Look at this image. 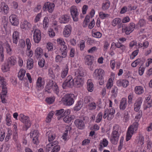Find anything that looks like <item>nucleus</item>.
Wrapping results in <instances>:
<instances>
[{
  "instance_id": "nucleus-24",
  "label": "nucleus",
  "mask_w": 152,
  "mask_h": 152,
  "mask_svg": "<svg viewBox=\"0 0 152 152\" xmlns=\"http://www.w3.org/2000/svg\"><path fill=\"white\" fill-rule=\"evenodd\" d=\"M74 85L77 87H80L83 83V77H76L74 79Z\"/></svg>"
},
{
  "instance_id": "nucleus-19",
  "label": "nucleus",
  "mask_w": 152,
  "mask_h": 152,
  "mask_svg": "<svg viewBox=\"0 0 152 152\" xmlns=\"http://www.w3.org/2000/svg\"><path fill=\"white\" fill-rule=\"evenodd\" d=\"M31 27V24L26 20H24L20 23V28L21 29L25 30H28Z\"/></svg>"
},
{
  "instance_id": "nucleus-38",
  "label": "nucleus",
  "mask_w": 152,
  "mask_h": 152,
  "mask_svg": "<svg viewBox=\"0 0 152 152\" xmlns=\"http://www.w3.org/2000/svg\"><path fill=\"white\" fill-rule=\"evenodd\" d=\"M25 73L26 71L25 70L23 69H20L18 74V77L20 80H23L25 76Z\"/></svg>"
},
{
  "instance_id": "nucleus-3",
  "label": "nucleus",
  "mask_w": 152,
  "mask_h": 152,
  "mask_svg": "<svg viewBox=\"0 0 152 152\" xmlns=\"http://www.w3.org/2000/svg\"><path fill=\"white\" fill-rule=\"evenodd\" d=\"M57 43L60 45V53L63 55V57H65L67 54V48L65 45L66 43L64 39L61 38H58L57 40Z\"/></svg>"
},
{
  "instance_id": "nucleus-33",
  "label": "nucleus",
  "mask_w": 152,
  "mask_h": 152,
  "mask_svg": "<svg viewBox=\"0 0 152 152\" xmlns=\"http://www.w3.org/2000/svg\"><path fill=\"white\" fill-rule=\"evenodd\" d=\"M108 143V141L105 138H104L100 142L99 150L101 151L103 147H106Z\"/></svg>"
},
{
  "instance_id": "nucleus-8",
  "label": "nucleus",
  "mask_w": 152,
  "mask_h": 152,
  "mask_svg": "<svg viewBox=\"0 0 152 152\" xmlns=\"http://www.w3.org/2000/svg\"><path fill=\"white\" fill-rule=\"evenodd\" d=\"M74 85V80L71 76L69 75L67 77L66 80L63 83L62 87L63 88H65L67 87H72Z\"/></svg>"
},
{
  "instance_id": "nucleus-12",
  "label": "nucleus",
  "mask_w": 152,
  "mask_h": 152,
  "mask_svg": "<svg viewBox=\"0 0 152 152\" xmlns=\"http://www.w3.org/2000/svg\"><path fill=\"white\" fill-rule=\"evenodd\" d=\"M55 6L54 3L47 2L44 4L42 9L45 11H48L49 12L52 13L54 10Z\"/></svg>"
},
{
  "instance_id": "nucleus-46",
  "label": "nucleus",
  "mask_w": 152,
  "mask_h": 152,
  "mask_svg": "<svg viewBox=\"0 0 152 152\" xmlns=\"http://www.w3.org/2000/svg\"><path fill=\"white\" fill-rule=\"evenodd\" d=\"M64 109H63L56 110L55 115L57 116H59L61 117H63L64 116Z\"/></svg>"
},
{
  "instance_id": "nucleus-56",
  "label": "nucleus",
  "mask_w": 152,
  "mask_h": 152,
  "mask_svg": "<svg viewBox=\"0 0 152 152\" xmlns=\"http://www.w3.org/2000/svg\"><path fill=\"white\" fill-rule=\"evenodd\" d=\"M138 144L140 146H142L144 143V137L142 136H139L138 138Z\"/></svg>"
},
{
  "instance_id": "nucleus-41",
  "label": "nucleus",
  "mask_w": 152,
  "mask_h": 152,
  "mask_svg": "<svg viewBox=\"0 0 152 152\" xmlns=\"http://www.w3.org/2000/svg\"><path fill=\"white\" fill-rule=\"evenodd\" d=\"M43 53V50L40 47L37 48L35 50V54L38 57L41 56Z\"/></svg>"
},
{
  "instance_id": "nucleus-32",
  "label": "nucleus",
  "mask_w": 152,
  "mask_h": 152,
  "mask_svg": "<svg viewBox=\"0 0 152 152\" xmlns=\"http://www.w3.org/2000/svg\"><path fill=\"white\" fill-rule=\"evenodd\" d=\"M110 2L108 0L104 1L102 4V9L104 11H105L108 9L110 7Z\"/></svg>"
},
{
  "instance_id": "nucleus-37",
  "label": "nucleus",
  "mask_w": 152,
  "mask_h": 152,
  "mask_svg": "<svg viewBox=\"0 0 152 152\" xmlns=\"http://www.w3.org/2000/svg\"><path fill=\"white\" fill-rule=\"evenodd\" d=\"M75 118L74 115H72L68 116H66L63 118V121L66 123H69L72 120Z\"/></svg>"
},
{
  "instance_id": "nucleus-15",
  "label": "nucleus",
  "mask_w": 152,
  "mask_h": 152,
  "mask_svg": "<svg viewBox=\"0 0 152 152\" xmlns=\"http://www.w3.org/2000/svg\"><path fill=\"white\" fill-rule=\"evenodd\" d=\"M74 123L75 126L80 129H83L85 127L84 121L82 119H76Z\"/></svg>"
},
{
  "instance_id": "nucleus-5",
  "label": "nucleus",
  "mask_w": 152,
  "mask_h": 152,
  "mask_svg": "<svg viewBox=\"0 0 152 152\" xmlns=\"http://www.w3.org/2000/svg\"><path fill=\"white\" fill-rule=\"evenodd\" d=\"M32 32H33V39L34 42L37 43H39L41 39V33L40 31L38 28L34 27Z\"/></svg>"
},
{
  "instance_id": "nucleus-17",
  "label": "nucleus",
  "mask_w": 152,
  "mask_h": 152,
  "mask_svg": "<svg viewBox=\"0 0 152 152\" xmlns=\"http://www.w3.org/2000/svg\"><path fill=\"white\" fill-rule=\"evenodd\" d=\"M121 21V20L120 18H116L112 21L111 25L114 27L117 26L118 28H120L122 26Z\"/></svg>"
},
{
  "instance_id": "nucleus-39",
  "label": "nucleus",
  "mask_w": 152,
  "mask_h": 152,
  "mask_svg": "<svg viewBox=\"0 0 152 152\" xmlns=\"http://www.w3.org/2000/svg\"><path fill=\"white\" fill-rule=\"evenodd\" d=\"M4 49L2 46V42L0 41V59L1 61L4 60Z\"/></svg>"
},
{
  "instance_id": "nucleus-21",
  "label": "nucleus",
  "mask_w": 152,
  "mask_h": 152,
  "mask_svg": "<svg viewBox=\"0 0 152 152\" xmlns=\"http://www.w3.org/2000/svg\"><path fill=\"white\" fill-rule=\"evenodd\" d=\"M142 100L141 98H138L134 104V109L135 111L138 112L139 111L142 102Z\"/></svg>"
},
{
  "instance_id": "nucleus-28",
  "label": "nucleus",
  "mask_w": 152,
  "mask_h": 152,
  "mask_svg": "<svg viewBox=\"0 0 152 152\" xmlns=\"http://www.w3.org/2000/svg\"><path fill=\"white\" fill-rule=\"evenodd\" d=\"M87 88L88 91L91 92L94 89V84L91 79H88L87 83Z\"/></svg>"
},
{
  "instance_id": "nucleus-48",
  "label": "nucleus",
  "mask_w": 152,
  "mask_h": 152,
  "mask_svg": "<svg viewBox=\"0 0 152 152\" xmlns=\"http://www.w3.org/2000/svg\"><path fill=\"white\" fill-rule=\"evenodd\" d=\"M118 89L117 87L114 86L112 88L111 92L112 93V96L115 97H116L118 93Z\"/></svg>"
},
{
  "instance_id": "nucleus-10",
  "label": "nucleus",
  "mask_w": 152,
  "mask_h": 152,
  "mask_svg": "<svg viewBox=\"0 0 152 152\" xmlns=\"http://www.w3.org/2000/svg\"><path fill=\"white\" fill-rule=\"evenodd\" d=\"M84 60L85 64L90 66V70L91 71L93 70V69L91 66L94 62V57L90 55H87L85 56Z\"/></svg>"
},
{
  "instance_id": "nucleus-42",
  "label": "nucleus",
  "mask_w": 152,
  "mask_h": 152,
  "mask_svg": "<svg viewBox=\"0 0 152 152\" xmlns=\"http://www.w3.org/2000/svg\"><path fill=\"white\" fill-rule=\"evenodd\" d=\"M53 115V111H51L48 113L47 117L46 118L45 120L47 123H49L50 122Z\"/></svg>"
},
{
  "instance_id": "nucleus-53",
  "label": "nucleus",
  "mask_w": 152,
  "mask_h": 152,
  "mask_svg": "<svg viewBox=\"0 0 152 152\" xmlns=\"http://www.w3.org/2000/svg\"><path fill=\"white\" fill-rule=\"evenodd\" d=\"M113 86V80L111 78L109 79L106 84V87L108 89H110Z\"/></svg>"
},
{
  "instance_id": "nucleus-31",
  "label": "nucleus",
  "mask_w": 152,
  "mask_h": 152,
  "mask_svg": "<svg viewBox=\"0 0 152 152\" xmlns=\"http://www.w3.org/2000/svg\"><path fill=\"white\" fill-rule=\"evenodd\" d=\"M66 129L63 134L62 138L64 141H66L68 140V131H70L71 129V127L69 126H67L66 128Z\"/></svg>"
},
{
  "instance_id": "nucleus-40",
  "label": "nucleus",
  "mask_w": 152,
  "mask_h": 152,
  "mask_svg": "<svg viewBox=\"0 0 152 152\" xmlns=\"http://www.w3.org/2000/svg\"><path fill=\"white\" fill-rule=\"evenodd\" d=\"M6 124L8 126H10L12 124L11 115L10 113H8L6 115Z\"/></svg>"
},
{
  "instance_id": "nucleus-13",
  "label": "nucleus",
  "mask_w": 152,
  "mask_h": 152,
  "mask_svg": "<svg viewBox=\"0 0 152 152\" xmlns=\"http://www.w3.org/2000/svg\"><path fill=\"white\" fill-rule=\"evenodd\" d=\"M9 10V8L6 3L2 2L0 4V12L4 15L7 14Z\"/></svg>"
},
{
  "instance_id": "nucleus-26",
  "label": "nucleus",
  "mask_w": 152,
  "mask_h": 152,
  "mask_svg": "<svg viewBox=\"0 0 152 152\" xmlns=\"http://www.w3.org/2000/svg\"><path fill=\"white\" fill-rule=\"evenodd\" d=\"M127 99L126 98H123L121 100L119 107L121 110H124L127 106Z\"/></svg>"
},
{
  "instance_id": "nucleus-57",
  "label": "nucleus",
  "mask_w": 152,
  "mask_h": 152,
  "mask_svg": "<svg viewBox=\"0 0 152 152\" xmlns=\"http://www.w3.org/2000/svg\"><path fill=\"white\" fill-rule=\"evenodd\" d=\"M117 48H120L123 52L126 49V46L119 42H117Z\"/></svg>"
},
{
  "instance_id": "nucleus-29",
  "label": "nucleus",
  "mask_w": 152,
  "mask_h": 152,
  "mask_svg": "<svg viewBox=\"0 0 152 152\" xmlns=\"http://www.w3.org/2000/svg\"><path fill=\"white\" fill-rule=\"evenodd\" d=\"M69 70L68 66L67 65H66L62 69L61 72V77L64 78L67 75Z\"/></svg>"
},
{
  "instance_id": "nucleus-2",
  "label": "nucleus",
  "mask_w": 152,
  "mask_h": 152,
  "mask_svg": "<svg viewBox=\"0 0 152 152\" xmlns=\"http://www.w3.org/2000/svg\"><path fill=\"white\" fill-rule=\"evenodd\" d=\"M104 70L101 68L95 69L93 73L94 78L95 79L99 80V84L100 85H102L104 82Z\"/></svg>"
},
{
  "instance_id": "nucleus-25",
  "label": "nucleus",
  "mask_w": 152,
  "mask_h": 152,
  "mask_svg": "<svg viewBox=\"0 0 152 152\" xmlns=\"http://www.w3.org/2000/svg\"><path fill=\"white\" fill-rule=\"evenodd\" d=\"M117 84L118 86L126 88L129 85V82L126 80H119L117 81Z\"/></svg>"
},
{
  "instance_id": "nucleus-22",
  "label": "nucleus",
  "mask_w": 152,
  "mask_h": 152,
  "mask_svg": "<svg viewBox=\"0 0 152 152\" xmlns=\"http://www.w3.org/2000/svg\"><path fill=\"white\" fill-rule=\"evenodd\" d=\"M10 21L12 24L15 26H17L19 24L18 20L16 16L12 15L9 17Z\"/></svg>"
},
{
  "instance_id": "nucleus-63",
  "label": "nucleus",
  "mask_w": 152,
  "mask_h": 152,
  "mask_svg": "<svg viewBox=\"0 0 152 152\" xmlns=\"http://www.w3.org/2000/svg\"><path fill=\"white\" fill-rule=\"evenodd\" d=\"M140 59L138 58L132 63L131 66L133 67H135L140 63Z\"/></svg>"
},
{
  "instance_id": "nucleus-51",
  "label": "nucleus",
  "mask_w": 152,
  "mask_h": 152,
  "mask_svg": "<svg viewBox=\"0 0 152 152\" xmlns=\"http://www.w3.org/2000/svg\"><path fill=\"white\" fill-rule=\"evenodd\" d=\"M30 136L32 138L38 137L39 134L37 130H35L30 133Z\"/></svg>"
},
{
  "instance_id": "nucleus-7",
  "label": "nucleus",
  "mask_w": 152,
  "mask_h": 152,
  "mask_svg": "<svg viewBox=\"0 0 152 152\" xmlns=\"http://www.w3.org/2000/svg\"><path fill=\"white\" fill-rule=\"evenodd\" d=\"M115 110L113 108H106L104 111L103 118H106L107 117L109 120H110L113 118L114 116Z\"/></svg>"
},
{
  "instance_id": "nucleus-36",
  "label": "nucleus",
  "mask_w": 152,
  "mask_h": 152,
  "mask_svg": "<svg viewBox=\"0 0 152 152\" xmlns=\"http://www.w3.org/2000/svg\"><path fill=\"white\" fill-rule=\"evenodd\" d=\"M33 60L31 58L28 59L27 63V68L28 69H31L33 67Z\"/></svg>"
},
{
  "instance_id": "nucleus-62",
  "label": "nucleus",
  "mask_w": 152,
  "mask_h": 152,
  "mask_svg": "<svg viewBox=\"0 0 152 152\" xmlns=\"http://www.w3.org/2000/svg\"><path fill=\"white\" fill-rule=\"evenodd\" d=\"M142 111H139L135 117V121L136 120L138 122L141 118L142 115Z\"/></svg>"
},
{
  "instance_id": "nucleus-14",
  "label": "nucleus",
  "mask_w": 152,
  "mask_h": 152,
  "mask_svg": "<svg viewBox=\"0 0 152 152\" xmlns=\"http://www.w3.org/2000/svg\"><path fill=\"white\" fill-rule=\"evenodd\" d=\"M119 135V132H112L110 138V140L112 144H116L117 143Z\"/></svg>"
},
{
  "instance_id": "nucleus-1",
  "label": "nucleus",
  "mask_w": 152,
  "mask_h": 152,
  "mask_svg": "<svg viewBox=\"0 0 152 152\" xmlns=\"http://www.w3.org/2000/svg\"><path fill=\"white\" fill-rule=\"evenodd\" d=\"M139 124L138 121L136 120L128 128L126 134V141L129 140L132 135L138 129Z\"/></svg>"
},
{
  "instance_id": "nucleus-6",
  "label": "nucleus",
  "mask_w": 152,
  "mask_h": 152,
  "mask_svg": "<svg viewBox=\"0 0 152 152\" xmlns=\"http://www.w3.org/2000/svg\"><path fill=\"white\" fill-rule=\"evenodd\" d=\"M19 118L20 121L24 124L27 128H28L31 126V123L28 116L21 113L19 115Z\"/></svg>"
},
{
  "instance_id": "nucleus-23",
  "label": "nucleus",
  "mask_w": 152,
  "mask_h": 152,
  "mask_svg": "<svg viewBox=\"0 0 152 152\" xmlns=\"http://www.w3.org/2000/svg\"><path fill=\"white\" fill-rule=\"evenodd\" d=\"M17 63L16 58L14 56L9 57L7 60V63L11 67L15 65Z\"/></svg>"
},
{
  "instance_id": "nucleus-43",
  "label": "nucleus",
  "mask_w": 152,
  "mask_h": 152,
  "mask_svg": "<svg viewBox=\"0 0 152 152\" xmlns=\"http://www.w3.org/2000/svg\"><path fill=\"white\" fill-rule=\"evenodd\" d=\"M92 34L93 37L98 38H100L102 36V34L99 32H95L94 29H93L92 30Z\"/></svg>"
},
{
  "instance_id": "nucleus-44",
  "label": "nucleus",
  "mask_w": 152,
  "mask_h": 152,
  "mask_svg": "<svg viewBox=\"0 0 152 152\" xmlns=\"http://www.w3.org/2000/svg\"><path fill=\"white\" fill-rule=\"evenodd\" d=\"M99 15L100 18L102 19H104L107 18L110 16V15L109 14L105 13L102 12H99Z\"/></svg>"
},
{
  "instance_id": "nucleus-61",
  "label": "nucleus",
  "mask_w": 152,
  "mask_h": 152,
  "mask_svg": "<svg viewBox=\"0 0 152 152\" xmlns=\"http://www.w3.org/2000/svg\"><path fill=\"white\" fill-rule=\"evenodd\" d=\"M90 17L89 16H86L85 18L83 21V27H86L88 24V23L89 22Z\"/></svg>"
},
{
  "instance_id": "nucleus-47",
  "label": "nucleus",
  "mask_w": 152,
  "mask_h": 152,
  "mask_svg": "<svg viewBox=\"0 0 152 152\" xmlns=\"http://www.w3.org/2000/svg\"><path fill=\"white\" fill-rule=\"evenodd\" d=\"M88 108L90 110H95L96 108V104L94 102L89 103L88 105Z\"/></svg>"
},
{
  "instance_id": "nucleus-34",
  "label": "nucleus",
  "mask_w": 152,
  "mask_h": 152,
  "mask_svg": "<svg viewBox=\"0 0 152 152\" xmlns=\"http://www.w3.org/2000/svg\"><path fill=\"white\" fill-rule=\"evenodd\" d=\"M144 91L142 87L136 86L134 88V92L137 94H141L144 92Z\"/></svg>"
},
{
  "instance_id": "nucleus-9",
  "label": "nucleus",
  "mask_w": 152,
  "mask_h": 152,
  "mask_svg": "<svg viewBox=\"0 0 152 152\" xmlns=\"http://www.w3.org/2000/svg\"><path fill=\"white\" fill-rule=\"evenodd\" d=\"M135 28V24L133 23H131L127 26H122V32L125 33L127 35H129L134 31Z\"/></svg>"
},
{
  "instance_id": "nucleus-18",
  "label": "nucleus",
  "mask_w": 152,
  "mask_h": 152,
  "mask_svg": "<svg viewBox=\"0 0 152 152\" xmlns=\"http://www.w3.org/2000/svg\"><path fill=\"white\" fill-rule=\"evenodd\" d=\"M70 19V16L67 14L61 15L59 18V21L61 23L65 24L68 23Z\"/></svg>"
},
{
  "instance_id": "nucleus-58",
  "label": "nucleus",
  "mask_w": 152,
  "mask_h": 152,
  "mask_svg": "<svg viewBox=\"0 0 152 152\" xmlns=\"http://www.w3.org/2000/svg\"><path fill=\"white\" fill-rule=\"evenodd\" d=\"M61 56L60 55H58L56 56L55 58V61L57 63H60L61 62V61L62 60L63 58H65L67 54H66V56L64 57H63V55L61 54Z\"/></svg>"
},
{
  "instance_id": "nucleus-4",
  "label": "nucleus",
  "mask_w": 152,
  "mask_h": 152,
  "mask_svg": "<svg viewBox=\"0 0 152 152\" xmlns=\"http://www.w3.org/2000/svg\"><path fill=\"white\" fill-rule=\"evenodd\" d=\"M74 95L73 94H66L62 98V101L64 104L67 106H71L74 103Z\"/></svg>"
},
{
  "instance_id": "nucleus-45",
  "label": "nucleus",
  "mask_w": 152,
  "mask_h": 152,
  "mask_svg": "<svg viewBox=\"0 0 152 152\" xmlns=\"http://www.w3.org/2000/svg\"><path fill=\"white\" fill-rule=\"evenodd\" d=\"M12 134V132L10 129H8L7 130V133L5 138V141L7 142L11 138Z\"/></svg>"
},
{
  "instance_id": "nucleus-49",
  "label": "nucleus",
  "mask_w": 152,
  "mask_h": 152,
  "mask_svg": "<svg viewBox=\"0 0 152 152\" xmlns=\"http://www.w3.org/2000/svg\"><path fill=\"white\" fill-rule=\"evenodd\" d=\"M49 21V20L48 17H45L43 21V26L44 28L46 29L48 27Z\"/></svg>"
},
{
  "instance_id": "nucleus-60",
  "label": "nucleus",
  "mask_w": 152,
  "mask_h": 152,
  "mask_svg": "<svg viewBox=\"0 0 152 152\" xmlns=\"http://www.w3.org/2000/svg\"><path fill=\"white\" fill-rule=\"evenodd\" d=\"M102 113L101 112L99 113L97 115L96 120V122L99 123L102 120Z\"/></svg>"
},
{
  "instance_id": "nucleus-54",
  "label": "nucleus",
  "mask_w": 152,
  "mask_h": 152,
  "mask_svg": "<svg viewBox=\"0 0 152 152\" xmlns=\"http://www.w3.org/2000/svg\"><path fill=\"white\" fill-rule=\"evenodd\" d=\"M6 48L7 53L10 55H11L12 50L10 46L8 43H7L6 45Z\"/></svg>"
},
{
  "instance_id": "nucleus-35",
  "label": "nucleus",
  "mask_w": 152,
  "mask_h": 152,
  "mask_svg": "<svg viewBox=\"0 0 152 152\" xmlns=\"http://www.w3.org/2000/svg\"><path fill=\"white\" fill-rule=\"evenodd\" d=\"M46 135L48 137L49 142L54 140L56 137L55 135L52 133L50 131H49L46 132Z\"/></svg>"
},
{
  "instance_id": "nucleus-11",
  "label": "nucleus",
  "mask_w": 152,
  "mask_h": 152,
  "mask_svg": "<svg viewBox=\"0 0 152 152\" xmlns=\"http://www.w3.org/2000/svg\"><path fill=\"white\" fill-rule=\"evenodd\" d=\"M70 11L71 14L74 21L76 22L78 21L79 13L77 7L75 6H72L70 8Z\"/></svg>"
},
{
  "instance_id": "nucleus-50",
  "label": "nucleus",
  "mask_w": 152,
  "mask_h": 152,
  "mask_svg": "<svg viewBox=\"0 0 152 152\" xmlns=\"http://www.w3.org/2000/svg\"><path fill=\"white\" fill-rule=\"evenodd\" d=\"M10 66L7 63L2 66L1 69L3 72H5L9 71Z\"/></svg>"
},
{
  "instance_id": "nucleus-59",
  "label": "nucleus",
  "mask_w": 152,
  "mask_h": 152,
  "mask_svg": "<svg viewBox=\"0 0 152 152\" xmlns=\"http://www.w3.org/2000/svg\"><path fill=\"white\" fill-rule=\"evenodd\" d=\"M45 64V61L43 58L40 59L38 62V64L40 68L43 67Z\"/></svg>"
},
{
  "instance_id": "nucleus-30",
  "label": "nucleus",
  "mask_w": 152,
  "mask_h": 152,
  "mask_svg": "<svg viewBox=\"0 0 152 152\" xmlns=\"http://www.w3.org/2000/svg\"><path fill=\"white\" fill-rule=\"evenodd\" d=\"M19 38V34L17 31H15L12 34V41L14 43L17 44Z\"/></svg>"
},
{
  "instance_id": "nucleus-55",
  "label": "nucleus",
  "mask_w": 152,
  "mask_h": 152,
  "mask_svg": "<svg viewBox=\"0 0 152 152\" xmlns=\"http://www.w3.org/2000/svg\"><path fill=\"white\" fill-rule=\"evenodd\" d=\"M2 88V91L1 92V95H6L7 92V85L1 86Z\"/></svg>"
},
{
  "instance_id": "nucleus-27",
  "label": "nucleus",
  "mask_w": 152,
  "mask_h": 152,
  "mask_svg": "<svg viewBox=\"0 0 152 152\" xmlns=\"http://www.w3.org/2000/svg\"><path fill=\"white\" fill-rule=\"evenodd\" d=\"M85 71L82 68H80L75 72L76 77H83L85 75Z\"/></svg>"
},
{
  "instance_id": "nucleus-64",
  "label": "nucleus",
  "mask_w": 152,
  "mask_h": 152,
  "mask_svg": "<svg viewBox=\"0 0 152 152\" xmlns=\"http://www.w3.org/2000/svg\"><path fill=\"white\" fill-rule=\"evenodd\" d=\"M55 98L54 97H50L46 98L45 100L49 104H52L54 102Z\"/></svg>"
},
{
  "instance_id": "nucleus-16",
  "label": "nucleus",
  "mask_w": 152,
  "mask_h": 152,
  "mask_svg": "<svg viewBox=\"0 0 152 152\" xmlns=\"http://www.w3.org/2000/svg\"><path fill=\"white\" fill-rule=\"evenodd\" d=\"M44 84V80L41 77H39L36 82V88L38 90H40L43 88Z\"/></svg>"
},
{
  "instance_id": "nucleus-20",
  "label": "nucleus",
  "mask_w": 152,
  "mask_h": 152,
  "mask_svg": "<svg viewBox=\"0 0 152 152\" xmlns=\"http://www.w3.org/2000/svg\"><path fill=\"white\" fill-rule=\"evenodd\" d=\"M72 30L71 26L68 25L66 26L64 28L63 31V34L66 37H68L70 35Z\"/></svg>"
},
{
  "instance_id": "nucleus-52",
  "label": "nucleus",
  "mask_w": 152,
  "mask_h": 152,
  "mask_svg": "<svg viewBox=\"0 0 152 152\" xmlns=\"http://www.w3.org/2000/svg\"><path fill=\"white\" fill-rule=\"evenodd\" d=\"M92 98L90 96H85L84 99V104H88L89 103L92 102Z\"/></svg>"
}]
</instances>
